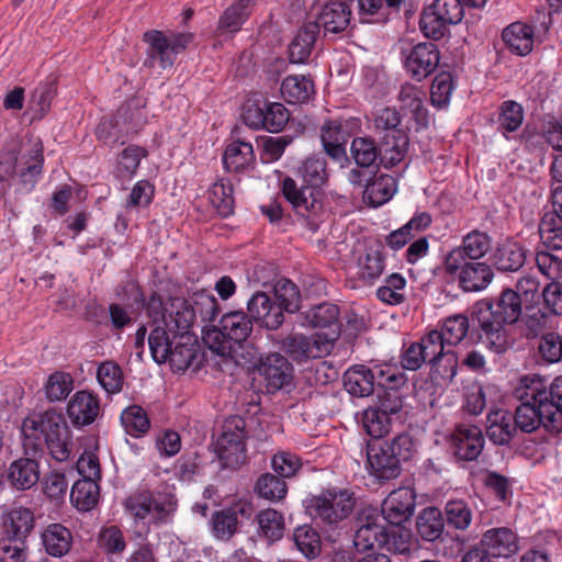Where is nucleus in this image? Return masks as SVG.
<instances>
[{"label":"nucleus","instance_id":"nucleus-11","mask_svg":"<svg viewBox=\"0 0 562 562\" xmlns=\"http://www.w3.org/2000/svg\"><path fill=\"white\" fill-rule=\"evenodd\" d=\"M290 113L280 102L248 100L243 106V122L254 130L279 133L289 122Z\"/></svg>","mask_w":562,"mask_h":562},{"label":"nucleus","instance_id":"nucleus-60","mask_svg":"<svg viewBox=\"0 0 562 562\" xmlns=\"http://www.w3.org/2000/svg\"><path fill=\"white\" fill-rule=\"evenodd\" d=\"M259 529L265 538L276 541L282 538L284 531V518L273 508L260 510L256 516Z\"/></svg>","mask_w":562,"mask_h":562},{"label":"nucleus","instance_id":"nucleus-26","mask_svg":"<svg viewBox=\"0 0 562 562\" xmlns=\"http://www.w3.org/2000/svg\"><path fill=\"white\" fill-rule=\"evenodd\" d=\"M486 437L497 446H509L518 436V429L513 413L495 409L487 414Z\"/></svg>","mask_w":562,"mask_h":562},{"label":"nucleus","instance_id":"nucleus-28","mask_svg":"<svg viewBox=\"0 0 562 562\" xmlns=\"http://www.w3.org/2000/svg\"><path fill=\"white\" fill-rule=\"evenodd\" d=\"M409 137L405 131H393L383 134L378 145L380 165L391 169L398 165L406 156Z\"/></svg>","mask_w":562,"mask_h":562},{"label":"nucleus","instance_id":"nucleus-38","mask_svg":"<svg viewBox=\"0 0 562 562\" xmlns=\"http://www.w3.org/2000/svg\"><path fill=\"white\" fill-rule=\"evenodd\" d=\"M281 95L291 104L307 103L315 93L313 80L304 75H290L281 83Z\"/></svg>","mask_w":562,"mask_h":562},{"label":"nucleus","instance_id":"nucleus-21","mask_svg":"<svg viewBox=\"0 0 562 562\" xmlns=\"http://www.w3.org/2000/svg\"><path fill=\"white\" fill-rule=\"evenodd\" d=\"M339 307L336 304L324 302L311 307L304 313L305 321L314 328L325 329L319 333L334 347L340 335Z\"/></svg>","mask_w":562,"mask_h":562},{"label":"nucleus","instance_id":"nucleus-46","mask_svg":"<svg viewBox=\"0 0 562 562\" xmlns=\"http://www.w3.org/2000/svg\"><path fill=\"white\" fill-rule=\"evenodd\" d=\"M350 155L360 168L369 169L380 165L378 144L370 136L355 137L350 145Z\"/></svg>","mask_w":562,"mask_h":562},{"label":"nucleus","instance_id":"nucleus-58","mask_svg":"<svg viewBox=\"0 0 562 562\" xmlns=\"http://www.w3.org/2000/svg\"><path fill=\"white\" fill-rule=\"evenodd\" d=\"M544 249L562 256V221L555 215L546 214L539 226Z\"/></svg>","mask_w":562,"mask_h":562},{"label":"nucleus","instance_id":"nucleus-27","mask_svg":"<svg viewBox=\"0 0 562 562\" xmlns=\"http://www.w3.org/2000/svg\"><path fill=\"white\" fill-rule=\"evenodd\" d=\"M458 281L465 292H477L485 289L493 280L491 266L477 260H462L458 268Z\"/></svg>","mask_w":562,"mask_h":562},{"label":"nucleus","instance_id":"nucleus-33","mask_svg":"<svg viewBox=\"0 0 562 562\" xmlns=\"http://www.w3.org/2000/svg\"><path fill=\"white\" fill-rule=\"evenodd\" d=\"M319 34L317 22L304 23L289 44V59L292 64L307 61Z\"/></svg>","mask_w":562,"mask_h":562},{"label":"nucleus","instance_id":"nucleus-3","mask_svg":"<svg viewBox=\"0 0 562 562\" xmlns=\"http://www.w3.org/2000/svg\"><path fill=\"white\" fill-rule=\"evenodd\" d=\"M521 403L513 414L518 432L531 434L542 426L550 434L562 431V409L547 402L544 393H538L531 382L525 385Z\"/></svg>","mask_w":562,"mask_h":562},{"label":"nucleus","instance_id":"nucleus-40","mask_svg":"<svg viewBox=\"0 0 562 562\" xmlns=\"http://www.w3.org/2000/svg\"><path fill=\"white\" fill-rule=\"evenodd\" d=\"M8 476L11 484L18 490L25 491L34 486L40 479L38 463L35 457L30 456L13 461Z\"/></svg>","mask_w":562,"mask_h":562},{"label":"nucleus","instance_id":"nucleus-39","mask_svg":"<svg viewBox=\"0 0 562 562\" xmlns=\"http://www.w3.org/2000/svg\"><path fill=\"white\" fill-rule=\"evenodd\" d=\"M41 537L46 553L55 558L67 554L72 544L71 531L61 524L48 525Z\"/></svg>","mask_w":562,"mask_h":562},{"label":"nucleus","instance_id":"nucleus-31","mask_svg":"<svg viewBox=\"0 0 562 562\" xmlns=\"http://www.w3.org/2000/svg\"><path fill=\"white\" fill-rule=\"evenodd\" d=\"M492 265L501 272H516L526 262V249L515 240L497 244L491 255Z\"/></svg>","mask_w":562,"mask_h":562},{"label":"nucleus","instance_id":"nucleus-42","mask_svg":"<svg viewBox=\"0 0 562 562\" xmlns=\"http://www.w3.org/2000/svg\"><path fill=\"white\" fill-rule=\"evenodd\" d=\"M384 268L385 260L380 246H369L358 257V277L364 284H372L382 276Z\"/></svg>","mask_w":562,"mask_h":562},{"label":"nucleus","instance_id":"nucleus-43","mask_svg":"<svg viewBox=\"0 0 562 562\" xmlns=\"http://www.w3.org/2000/svg\"><path fill=\"white\" fill-rule=\"evenodd\" d=\"M396 179L390 175H381L368 181L363 191V200L371 206H380L392 199L396 192Z\"/></svg>","mask_w":562,"mask_h":562},{"label":"nucleus","instance_id":"nucleus-29","mask_svg":"<svg viewBox=\"0 0 562 562\" xmlns=\"http://www.w3.org/2000/svg\"><path fill=\"white\" fill-rule=\"evenodd\" d=\"M143 41L147 44V57L144 61L146 67H154L158 63L162 69H166L175 64L176 58L168 42V36L162 31H147L143 34Z\"/></svg>","mask_w":562,"mask_h":562},{"label":"nucleus","instance_id":"nucleus-15","mask_svg":"<svg viewBox=\"0 0 562 562\" xmlns=\"http://www.w3.org/2000/svg\"><path fill=\"white\" fill-rule=\"evenodd\" d=\"M404 67L412 79L420 82L438 67L440 53L436 44L418 43L407 50H402Z\"/></svg>","mask_w":562,"mask_h":562},{"label":"nucleus","instance_id":"nucleus-50","mask_svg":"<svg viewBox=\"0 0 562 562\" xmlns=\"http://www.w3.org/2000/svg\"><path fill=\"white\" fill-rule=\"evenodd\" d=\"M74 389L72 376L63 371H55L44 384L45 398L49 403L61 402L68 397Z\"/></svg>","mask_w":562,"mask_h":562},{"label":"nucleus","instance_id":"nucleus-59","mask_svg":"<svg viewBox=\"0 0 562 562\" xmlns=\"http://www.w3.org/2000/svg\"><path fill=\"white\" fill-rule=\"evenodd\" d=\"M255 491L267 501L279 502L285 497L288 486L282 476L265 473L258 477Z\"/></svg>","mask_w":562,"mask_h":562},{"label":"nucleus","instance_id":"nucleus-12","mask_svg":"<svg viewBox=\"0 0 562 562\" xmlns=\"http://www.w3.org/2000/svg\"><path fill=\"white\" fill-rule=\"evenodd\" d=\"M361 128V122L355 116H339L328 120L321 128V139L325 153L336 161H349L346 144Z\"/></svg>","mask_w":562,"mask_h":562},{"label":"nucleus","instance_id":"nucleus-45","mask_svg":"<svg viewBox=\"0 0 562 562\" xmlns=\"http://www.w3.org/2000/svg\"><path fill=\"white\" fill-rule=\"evenodd\" d=\"M445 522L456 530H467L473 520L472 505L462 498L449 499L443 508Z\"/></svg>","mask_w":562,"mask_h":562},{"label":"nucleus","instance_id":"nucleus-9","mask_svg":"<svg viewBox=\"0 0 562 562\" xmlns=\"http://www.w3.org/2000/svg\"><path fill=\"white\" fill-rule=\"evenodd\" d=\"M464 4L461 0H434L426 7L419 20V26L426 37L440 40L448 26L458 24L464 15Z\"/></svg>","mask_w":562,"mask_h":562},{"label":"nucleus","instance_id":"nucleus-32","mask_svg":"<svg viewBox=\"0 0 562 562\" xmlns=\"http://www.w3.org/2000/svg\"><path fill=\"white\" fill-rule=\"evenodd\" d=\"M351 10L342 0H330L318 14L317 23L325 34H338L347 29L350 23Z\"/></svg>","mask_w":562,"mask_h":562},{"label":"nucleus","instance_id":"nucleus-34","mask_svg":"<svg viewBox=\"0 0 562 562\" xmlns=\"http://www.w3.org/2000/svg\"><path fill=\"white\" fill-rule=\"evenodd\" d=\"M344 386L352 396L366 397L376 389L375 370L363 364L349 368L344 374Z\"/></svg>","mask_w":562,"mask_h":562},{"label":"nucleus","instance_id":"nucleus-41","mask_svg":"<svg viewBox=\"0 0 562 562\" xmlns=\"http://www.w3.org/2000/svg\"><path fill=\"white\" fill-rule=\"evenodd\" d=\"M445 524L442 512L437 507L429 506L418 514L416 518V530L424 541L434 542L441 538Z\"/></svg>","mask_w":562,"mask_h":562},{"label":"nucleus","instance_id":"nucleus-51","mask_svg":"<svg viewBox=\"0 0 562 562\" xmlns=\"http://www.w3.org/2000/svg\"><path fill=\"white\" fill-rule=\"evenodd\" d=\"M70 498L78 509H91L99 501V485L97 480H78L71 488Z\"/></svg>","mask_w":562,"mask_h":562},{"label":"nucleus","instance_id":"nucleus-35","mask_svg":"<svg viewBox=\"0 0 562 562\" xmlns=\"http://www.w3.org/2000/svg\"><path fill=\"white\" fill-rule=\"evenodd\" d=\"M255 3L256 0H237L226 8L218 19L215 30L216 35L238 32L249 18Z\"/></svg>","mask_w":562,"mask_h":562},{"label":"nucleus","instance_id":"nucleus-30","mask_svg":"<svg viewBox=\"0 0 562 562\" xmlns=\"http://www.w3.org/2000/svg\"><path fill=\"white\" fill-rule=\"evenodd\" d=\"M194 322V305L190 300L178 296L168 299V312L162 324L175 330V335L191 334Z\"/></svg>","mask_w":562,"mask_h":562},{"label":"nucleus","instance_id":"nucleus-44","mask_svg":"<svg viewBox=\"0 0 562 562\" xmlns=\"http://www.w3.org/2000/svg\"><path fill=\"white\" fill-rule=\"evenodd\" d=\"M173 336L175 330H170L169 326L164 324L150 326L147 341L151 357L157 363L167 362L173 346Z\"/></svg>","mask_w":562,"mask_h":562},{"label":"nucleus","instance_id":"nucleus-1","mask_svg":"<svg viewBox=\"0 0 562 562\" xmlns=\"http://www.w3.org/2000/svg\"><path fill=\"white\" fill-rule=\"evenodd\" d=\"M521 312L519 293L505 289L494 301L481 300L473 305L472 326L479 330V339L486 348L496 353H503L510 346L506 325L515 324Z\"/></svg>","mask_w":562,"mask_h":562},{"label":"nucleus","instance_id":"nucleus-62","mask_svg":"<svg viewBox=\"0 0 562 562\" xmlns=\"http://www.w3.org/2000/svg\"><path fill=\"white\" fill-rule=\"evenodd\" d=\"M524 121V109L516 101H504L498 111V130L506 136V133L517 131Z\"/></svg>","mask_w":562,"mask_h":562},{"label":"nucleus","instance_id":"nucleus-56","mask_svg":"<svg viewBox=\"0 0 562 562\" xmlns=\"http://www.w3.org/2000/svg\"><path fill=\"white\" fill-rule=\"evenodd\" d=\"M380 446L387 451L391 459H394L401 465L409 461L416 452V442L407 432L398 434L391 440L380 443Z\"/></svg>","mask_w":562,"mask_h":562},{"label":"nucleus","instance_id":"nucleus-47","mask_svg":"<svg viewBox=\"0 0 562 562\" xmlns=\"http://www.w3.org/2000/svg\"><path fill=\"white\" fill-rule=\"evenodd\" d=\"M254 159L252 145L243 140L228 144L223 155V162L228 171L239 172L249 166Z\"/></svg>","mask_w":562,"mask_h":562},{"label":"nucleus","instance_id":"nucleus-5","mask_svg":"<svg viewBox=\"0 0 562 562\" xmlns=\"http://www.w3.org/2000/svg\"><path fill=\"white\" fill-rule=\"evenodd\" d=\"M124 506L136 520H145L151 516L155 525H167L172 521L178 499L167 491L142 488L132 493L125 499Z\"/></svg>","mask_w":562,"mask_h":562},{"label":"nucleus","instance_id":"nucleus-19","mask_svg":"<svg viewBox=\"0 0 562 562\" xmlns=\"http://www.w3.org/2000/svg\"><path fill=\"white\" fill-rule=\"evenodd\" d=\"M35 527L34 513L24 506H1L0 536L26 541Z\"/></svg>","mask_w":562,"mask_h":562},{"label":"nucleus","instance_id":"nucleus-37","mask_svg":"<svg viewBox=\"0 0 562 562\" xmlns=\"http://www.w3.org/2000/svg\"><path fill=\"white\" fill-rule=\"evenodd\" d=\"M196 355V337L191 333L173 336V346L167 361L175 371H184L189 368Z\"/></svg>","mask_w":562,"mask_h":562},{"label":"nucleus","instance_id":"nucleus-17","mask_svg":"<svg viewBox=\"0 0 562 562\" xmlns=\"http://www.w3.org/2000/svg\"><path fill=\"white\" fill-rule=\"evenodd\" d=\"M254 515L250 502L239 499L232 506L215 512L212 515L211 526L213 535L220 540H229L237 531L241 520H249Z\"/></svg>","mask_w":562,"mask_h":562},{"label":"nucleus","instance_id":"nucleus-22","mask_svg":"<svg viewBox=\"0 0 562 562\" xmlns=\"http://www.w3.org/2000/svg\"><path fill=\"white\" fill-rule=\"evenodd\" d=\"M257 370L263 376L269 392H276L290 385L293 378V367L280 353H269L261 358Z\"/></svg>","mask_w":562,"mask_h":562},{"label":"nucleus","instance_id":"nucleus-64","mask_svg":"<svg viewBox=\"0 0 562 562\" xmlns=\"http://www.w3.org/2000/svg\"><path fill=\"white\" fill-rule=\"evenodd\" d=\"M97 379L100 385L109 394L119 393L123 386V372L114 361L102 362L97 370Z\"/></svg>","mask_w":562,"mask_h":562},{"label":"nucleus","instance_id":"nucleus-10","mask_svg":"<svg viewBox=\"0 0 562 562\" xmlns=\"http://www.w3.org/2000/svg\"><path fill=\"white\" fill-rule=\"evenodd\" d=\"M281 191L295 213L308 222L312 231H316L317 220L323 212L322 190L310 188L307 184L299 187L294 179L285 177L281 182Z\"/></svg>","mask_w":562,"mask_h":562},{"label":"nucleus","instance_id":"nucleus-53","mask_svg":"<svg viewBox=\"0 0 562 562\" xmlns=\"http://www.w3.org/2000/svg\"><path fill=\"white\" fill-rule=\"evenodd\" d=\"M276 306L281 308V313H295L300 308L301 294L295 285L289 279H280L274 284Z\"/></svg>","mask_w":562,"mask_h":562},{"label":"nucleus","instance_id":"nucleus-23","mask_svg":"<svg viewBox=\"0 0 562 562\" xmlns=\"http://www.w3.org/2000/svg\"><path fill=\"white\" fill-rule=\"evenodd\" d=\"M480 546L494 560L509 559L519 551L518 537L507 527L491 528L483 532Z\"/></svg>","mask_w":562,"mask_h":562},{"label":"nucleus","instance_id":"nucleus-52","mask_svg":"<svg viewBox=\"0 0 562 562\" xmlns=\"http://www.w3.org/2000/svg\"><path fill=\"white\" fill-rule=\"evenodd\" d=\"M470 330V319L464 314H456L445 318L439 334L445 345L460 344Z\"/></svg>","mask_w":562,"mask_h":562},{"label":"nucleus","instance_id":"nucleus-63","mask_svg":"<svg viewBox=\"0 0 562 562\" xmlns=\"http://www.w3.org/2000/svg\"><path fill=\"white\" fill-rule=\"evenodd\" d=\"M190 301L194 305V318L196 319V315H199L204 324V333L207 328H211L209 324L214 322L218 315L220 304L214 295L205 292L194 293Z\"/></svg>","mask_w":562,"mask_h":562},{"label":"nucleus","instance_id":"nucleus-54","mask_svg":"<svg viewBox=\"0 0 562 562\" xmlns=\"http://www.w3.org/2000/svg\"><path fill=\"white\" fill-rule=\"evenodd\" d=\"M128 130L121 127L116 113L113 116L102 117L95 127V137L104 145L114 146L125 144Z\"/></svg>","mask_w":562,"mask_h":562},{"label":"nucleus","instance_id":"nucleus-14","mask_svg":"<svg viewBox=\"0 0 562 562\" xmlns=\"http://www.w3.org/2000/svg\"><path fill=\"white\" fill-rule=\"evenodd\" d=\"M491 237L477 229L470 232L462 239V245L453 248L445 258V271L454 276L462 260H479L491 249Z\"/></svg>","mask_w":562,"mask_h":562},{"label":"nucleus","instance_id":"nucleus-13","mask_svg":"<svg viewBox=\"0 0 562 562\" xmlns=\"http://www.w3.org/2000/svg\"><path fill=\"white\" fill-rule=\"evenodd\" d=\"M532 22L533 25L514 22L504 29L502 37L512 53L519 56L528 55L533 48L536 31L546 33L549 30L551 14L544 9L537 10Z\"/></svg>","mask_w":562,"mask_h":562},{"label":"nucleus","instance_id":"nucleus-6","mask_svg":"<svg viewBox=\"0 0 562 562\" xmlns=\"http://www.w3.org/2000/svg\"><path fill=\"white\" fill-rule=\"evenodd\" d=\"M254 322L241 310L225 313L218 322L204 331V341L217 355L224 356L232 350V344L241 345L252 333Z\"/></svg>","mask_w":562,"mask_h":562},{"label":"nucleus","instance_id":"nucleus-24","mask_svg":"<svg viewBox=\"0 0 562 562\" xmlns=\"http://www.w3.org/2000/svg\"><path fill=\"white\" fill-rule=\"evenodd\" d=\"M247 314L254 323L269 329H278L284 322L281 308L276 306L271 297L261 291H257L247 302Z\"/></svg>","mask_w":562,"mask_h":562},{"label":"nucleus","instance_id":"nucleus-61","mask_svg":"<svg viewBox=\"0 0 562 562\" xmlns=\"http://www.w3.org/2000/svg\"><path fill=\"white\" fill-rule=\"evenodd\" d=\"M121 423L125 431L133 437L145 434L150 427L147 413L139 405L126 407L121 414Z\"/></svg>","mask_w":562,"mask_h":562},{"label":"nucleus","instance_id":"nucleus-49","mask_svg":"<svg viewBox=\"0 0 562 562\" xmlns=\"http://www.w3.org/2000/svg\"><path fill=\"white\" fill-rule=\"evenodd\" d=\"M56 95L54 81H46L37 86L29 100L27 113L32 120H42L50 109V103Z\"/></svg>","mask_w":562,"mask_h":562},{"label":"nucleus","instance_id":"nucleus-2","mask_svg":"<svg viewBox=\"0 0 562 562\" xmlns=\"http://www.w3.org/2000/svg\"><path fill=\"white\" fill-rule=\"evenodd\" d=\"M23 449L26 456L36 457L46 445L50 456L59 462L71 454V437L63 414L48 409L26 417L22 424Z\"/></svg>","mask_w":562,"mask_h":562},{"label":"nucleus","instance_id":"nucleus-7","mask_svg":"<svg viewBox=\"0 0 562 562\" xmlns=\"http://www.w3.org/2000/svg\"><path fill=\"white\" fill-rule=\"evenodd\" d=\"M380 520L379 514H370L364 518H360V526L358 527L353 543L358 550H371L374 547L383 548L392 544L395 550L403 553L409 550L408 541L411 532L407 529H390Z\"/></svg>","mask_w":562,"mask_h":562},{"label":"nucleus","instance_id":"nucleus-20","mask_svg":"<svg viewBox=\"0 0 562 562\" xmlns=\"http://www.w3.org/2000/svg\"><path fill=\"white\" fill-rule=\"evenodd\" d=\"M484 436L477 426L460 424L450 437V448L458 460L473 461L482 453Z\"/></svg>","mask_w":562,"mask_h":562},{"label":"nucleus","instance_id":"nucleus-25","mask_svg":"<svg viewBox=\"0 0 562 562\" xmlns=\"http://www.w3.org/2000/svg\"><path fill=\"white\" fill-rule=\"evenodd\" d=\"M100 413V401L89 391L76 392L67 405V414L77 428L91 425Z\"/></svg>","mask_w":562,"mask_h":562},{"label":"nucleus","instance_id":"nucleus-55","mask_svg":"<svg viewBox=\"0 0 562 562\" xmlns=\"http://www.w3.org/2000/svg\"><path fill=\"white\" fill-rule=\"evenodd\" d=\"M405 288V278L400 273H392L378 288L376 297L389 305H400L406 300Z\"/></svg>","mask_w":562,"mask_h":562},{"label":"nucleus","instance_id":"nucleus-57","mask_svg":"<svg viewBox=\"0 0 562 562\" xmlns=\"http://www.w3.org/2000/svg\"><path fill=\"white\" fill-rule=\"evenodd\" d=\"M297 172L305 184L317 190H321V187L328 180L327 164L322 158H307Z\"/></svg>","mask_w":562,"mask_h":562},{"label":"nucleus","instance_id":"nucleus-16","mask_svg":"<svg viewBox=\"0 0 562 562\" xmlns=\"http://www.w3.org/2000/svg\"><path fill=\"white\" fill-rule=\"evenodd\" d=\"M282 348L296 362L308 359H318L330 353L333 347L321 334L305 336L303 334H290L282 340Z\"/></svg>","mask_w":562,"mask_h":562},{"label":"nucleus","instance_id":"nucleus-18","mask_svg":"<svg viewBox=\"0 0 562 562\" xmlns=\"http://www.w3.org/2000/svg\"><path fill=\"white\" fill-rule=\"evenodd\" d=\"M416 494L411 487L392 491L381 506V519L392 527H401L414 514Z\"/></svg>","mask_w":562,"mask_h":562},{"label":"nucleus","instance_id":"nucleus-48","mask_svg":"<svg viewBox=\"0 0 562 562\" xmlns=\"http://www.w3.org/2000/svg\"><path fill=\"white\" fill-rule=\"evenodd\" d=\"M293 541L296 549L308 561L317 559L322 552L321 536L318 531L310 525L296 527L293 531Z\"/></svg>","mask_w":562,"mask_h":562},{"label":"nucleus","instance_id":"nucleus-36","mask_svg":"<svg viewBox=\"0 0 562 562\" xmlns=\"http://www.w3.org/2000/svg\"><path fill=\"white\" fill-rule=\"evenodd\" d=\"M368 463L371 470V474L379 481H390L397 477L402 472V465L391 459L387 451L380 445L368 446Z\"/></svg>","mask_w":562,"mask_h":562},{"label":"nucleus","instance_id":"nucleus-8","mask_svg":"<svg viewBox=\"0 0 562 562\" xmlns=\"http://www.w3.org/2000/svg\"><path fill=\"white\" fill-rule=\"evenodd\" d=\"M246 420L240 416L228 417L215 442V452L222 468L236 470L246 461Z\"/></svg>","mask_w":562,"mask_h":562},{"label":"nucleus","instance_id":"nucleus-4","mask_svg":"<svg viewBox=\"0 0 562 562\" xmlns=\"http://www.w3.org/2000/svg\"><path fill=\"white\" fill-rule=\"evenodd\" d=\"M308 515L323 528H338L353 512L355 493L349 488L333 486L323 488L307 501Z\"/></svg>","mask_w":562,"mask_h":562}]
</instances>
